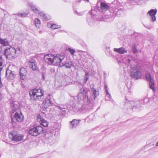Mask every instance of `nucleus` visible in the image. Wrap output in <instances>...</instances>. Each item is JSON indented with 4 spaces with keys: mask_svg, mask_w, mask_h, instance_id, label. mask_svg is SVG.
I'll use <instances>...</instances> for the list:
<instances>
[{
    "mask_svg": "<svg viewBox=\"0 0 158 158\" xmlns=\"http://www.w3.org/2000/svg\"><path fill=\"white\" fill-rule=\"evenodd\" d=\"M11 107L12 109L11 115H13L12 120L16 121L21 122L24 119V116L22 114L20 110V106L19 103L17 102H15L11 104Z\"/></svg>",
    "mask_w": 158,
    "mask_h": 158,
    "instance_id": "1",
    "label": "nucleus"
},
{
    "mask_svg": "<svg viewBox=\"0 0 158 158\" xmlns=\"http://www.w3.org/2000/svg\"><path fill=\"white\" fill-rule=\"evenodd\" d=\"M64 55L57 54L56 56L51 54H48L44 56V60L49 64L58 65V64L64 59Z\"/></svg>",
    "mask_w": 158,
    "mask_h": 158,
    "instance_id": "2",
    "label": "nucleus"
},
{
    "mask_svg": "<svg viewBox=\"0 0 158 158\" xmlns=\"http://www.w3.org/2000/svg\"><path fill=\"white\" fill-rule=\"evenodd\" d=\"M30 99L33 101L41 100L44 98V94L40 89H34L29 91Z\"/></svg>",
    "mask_w": 158,
    "mask_h": 158,
    "instance_id": "3",
    "label": "nucleus"
},
{
    "mask_svg": "<svg viewBox=\"0 0 158 158\" xmlns=\"http://www.w3.org/2000/svg\"><path fill=\"white\" fill-rule=\"evenodd\" d=\"M16 52V49L14 48L10 47V48H6L5 49L4 54L7 59H11L15 57Z\"/></svg>",
    "mask_w": 158,
    "mask_h": 158,
    "instance_id": "4",
    "label": "nucleus"
},
{
    "mask_svg": "<svg viewBox=\"0 0 158 158\" xmlns=\"http://www.w3.org/2000/svg\"><path fill=\"white\" fill-rule=\"evenodd\" d=\"M43 131V128L41 126H38L31 129L29 131V133L31 136H35L42 133Z\"/></svg>",
    "mask_w": 158,
    "mask_h": 158,
    "instance_id": "5",
    "label": "nucleus"
},
{
    "mask_svg": "<svg viewBox=\"0 0 158 158\" xmlns=\"http://www.w3.org/2000/svg\"><path fill=\"white\" fill-rule=\"evenodd\" d=\"M132 68V71L131 76L132 78L135 80H137L141 78V71L138 69L137 66H135L134 68Z\"/></svg>",
    "mask_w": 158,
    "mask_h": 158,
    "instance_id": "6",
    "label": "nucleus"
},
{
    "mask_svg": "<svg viewBox=\"0 0 158 158\" xmlns=\"http://www.w3.org/2000/svg\"><path fill=\"white\" fill-rule=\"evenodd\" d=\"M9 136H12V141L15 142L23 140V136L22 135L17 133L15 132H13L12 133H10Z\"/></svg>",
    "mask_w": 158,
    "mask_h": 158,
    "instance_id": "7",
    "label": "nucleus"
},
{
    "mask_svg": "<svg viewBox=\"0 0 158 158\" xmlns=\"http://www.w3.org/2000/svg\"><path fill=\"white\" fill-rule=\"evenodd\" d=\"M86 92H85V89L83 88H81L80 89V93L77 95V99L79 101L85 99L89 100L88 97L86 94Z\"/></svg>",
    "mask_w": 158,
    "mask_h": 158,
    "instance_id": "8",
    "label": "nucleus"
},
{
    "mask_svg": "<svg viewBox=\"0 0 158 158\" xmlns=\"http://www.w3.org/2000/svg\"><path fill=\"white\" fill-rule=\"evenodd\" d=\"M134 104V101H129L127 99L124 101V109L129 112H131L133 110V105Z\"/></svg>",
    "mask_w": 158,
    "mask_h": 158,
    "instance_id": "9",
    "label": "nucleus"
},
{
    "mask_svg": "<svg viewBox=\"0 0 158 158\" xmlns=\"http://www.w3.org/2000/svg\"><path fill=\"white\" fill-rule=\"evenodd\" d=\"M145 77L147 81L149 82V87L150 89L153 91L155 90L154 88V82L153 80L152 79L151 75L148 73H147L145 75Z\"/></svg>",
    "mask_w": 158,
    "mask_h": 158,
    "instance_id": "10",
    "label": "nucleus"
},
{
    "mask_svg": "<svg viewBox=\"0 0 158 158\" xmlns=\"http://www.w3.org/2000/svg\"><path fill=\"white\" fill-rule=\"evenodd\" d=\"M37 120L41 125L45 127H47L48 126V122L44 119L40 114H38L37 116Z\"/></svg>",
    "mask_w": 158,
    "mask_h": 158,
    "instance_id": "11",
    "label": "nucleus"
},
{
    "mask_svg": "<svg viewBox=\"0 0 158 158\" xmlns=\"http://www.w3.org/2000/svg\"><path fill=\"white\" fill-rule=\"evenodd\" d=\"M6 75L8 80H13L15 77V72L12 71L7 68L6 70Z\"/></svg>",
    "mask_w": 158,
    "mask_h": 158,
    "instance_id": "12",
    "label": "nucleus"
},
{
    "mask_svg": "<svg viewBox=\"0 0 158 158\" xmlns=\"http://www.w3.org/2000/svg\"><path fill=\"white\" fill-rule=\"evenodd\" d=\"M157 13L156 9H151L148 11V14H149L151 16V21L154 22L156 20V18L155 17V15Z\"/></svg>",
    "mask_w": 158,
    "mask_h": 158,
    "instance_id": "13",
    "label": "nucleus"
},
{
    "mask_svg": "<svg viewBox=\"0 0 158 158\" xmlns=\"http://www.w3.org/2000/svg\"><path fill=\"white\" fill-rule=\"evenodd\" d=\"M28 62L30 67L33 70H35L37 69V66L35 64V61L34 60H29Z\"/></svg>",
    "mask_w": 158,
    "mask_h": 158,
    "instance_id": "14",
    "label": "nucleus"
},
{
    "mask_svg": "<svg viewBox=\"0 0 158 158\" xmlns=\"http://www.w3.org/2000/svg\"><path fill=\"white\" fill-rule=\"evenodd\" d=\"M36 14L40 15L44 20H48L51 19V17L50 16L48 15L47 16V15H45L43 12L40 11L39 10V12H37Z\"/></svg>",
    "mask_w": 158,
    "mask_h": 158,
    "instance_id": "15",
    "label": "nucleus"
},
{
    "mask_svg": "<svg viewBox=\"0 0 158 158\" xmlns=\"http://www.w3.org/2000/svg\"><path fill=\"white\" fill-rule=\"evenodd\" d=\"M80 121V120L74 119L72 121L70 122V123L71 124V128L73 129L76 127L77 125L78 124Z\"/></svg>",
    "mask_w": 158,
    "mask_h": 158,
    "instance_id": "16",
    "label": "nucleus"
},
{
    "mask_svg": "<svg viewBox=\"0 0 158 158\" xmlns=\"http://www.w3.org/2000/svg\"><path fill=\"white\" fill-rule=\"evenodd\" d=\"M58 65H60V67L65 66L66 68H70L73 65L71 62H66L64 63H61V62L58 64Z\"/></svg>",
    "mask_w": 158,
    "mask_h": 158,
    "instance_id": "17",
    "label": "nucleus"
},
{
    "mask_svg": "<svg viewBox=\"0 0 158 158\" xmlns=\"http://www.w3.org/2000/svg\"><path fill=\"white\" fill-rule=\"evenodd\" d=\"M26 70L24 68H21L20 70L19 75L21 79L24 80L25 78Z\"/></svg>",
    "mask_w": 158,
    "mask_h": 158,
    "instance_id": "18",
    "label": "nucleus"
},
{
    "mask_svg": "<svg viewBox=\"0 0 158 158\" xmlns=\"http://www.w3.org/2000/svg\"><path fill=\"white\" fill-rule=\"evenodd\" d=\"M47 143L50 145H52L56 143V139L52 137H50L46 139Z\"/></svg>",
    "mask_w": 158,
    "mask_h": 158,
    "instance_id": "19",
    "label": "nucleus"
},
{
    "mask_svg": "<svg viewBox=\"0 0 158 158\" xmlns=\"http://www.w3.org/2000/svg\"><path fill=\"white\" fill-rule=\"evenodd\" d=\"M109 6L105 3L101 2L100 4V8L102 12L106 11L108 10Z\"/></svg>",
    "mask_w": 158,
    "mask_h": 158,
    "instance_id": "20",
    "label": "nucleus"
},
{
    "mask_svg": "<svg viewBox=\"0 0 158 158\" xmlns=\"http://www.w3.org/2000/svg\"><path fill=\"white\" fill-rule=\"evenodd\" d=\"M114 51L120 54H123L124 53H127V51L125 50L124 48L121 47L119 48H114Z\"/></svg>",
    "mask_w": 158,
    "mask_h": 158,
    "instance_id": "21",
    "label": "nucleus"
},
{
    "mask_svg": "<svg viewBox=\"0 0 158 158\" xmlns=\"http://www.w3.org/2000/svg\"><path fill=\"white\" fill-rule=\"evenodd\" d=\"M29 6L30 7L31 9L34 12L36 13L39 11V10L36 8L32 3H30L28 4Z\"/></svg>",
    "mask_w": 158,
    "mask_h": 158,
    "instance_id": "22",
    "label": "nucleus"
},
{
    "mask_svg": "<svg viewBox=\"0 0 158 158\" xmlns=\"http://www.w3.org/2000/svg\"><path fill=\"white\" fill-rule=\"evenodd\" d=\"M0 44H2L3 46H6L8 45L9 42L6 39H5L3 40L2 38H0Z\"/></svg>",
    "mask_w": 158,
    "mask_h": 158,
    "instance_id": "23",
    "label": "nucleus"
},
{
    "mask_svg": "<svg viewBox=\"0 0 158 158\" xmlns=\"http://www.w3.org/2000/svg\"><path fill=\"white\" fill-rule=\"evenodd\" d=\"M140 105V101L137 100L135 102L134 101V104L133 105V109L139 107Z\"/></svg>",
    "mask_w": 158,
    "mask_h": 158,
    "instance_id": "24",
    "label": "nucleus"
},
{
    "mask_svg": "<svg viewBox=\"0 0 158 158\" xmlns=\"http://www.w3.org/2000/svg\"><path fill=\"white\" fill-rule=\"evenodd\" d=\"M34 23L36 27L39 28L41 26V22L39 19H35L34 20Z\"/></svg>",
    "mask_w": 158,
    "mask_h": 158,
    "instance_id": "25",
    "label": "nucleus"
},
{
    "mask_svg": "<svg viewBox=\"0 0 158 158\" xmlns=\"http://www.w3.org/2000/svg\"><path fill=\"white\" fill-rule=\"evenodd\" d=\"M4 60L2 58H0V73H1V72L3 69L4 66L3 65V63L4 62Z\"/></svg>",
    "mask_w": 158,
    "mask_h": 158,
    "instance_id": "26",
    "label": "nucleus"
},
{
    "mask_svg": "<svg viewBox=\"0 0 158 158\" xmlns=\"http://www.w3.org/2000/svg\"><path fill=\"white\" fill-rule=\"evenodd\" d=\"M68 50L72 56L74 55V53L76 52L75 50L74 49L71 48H68Z\"/></svg>",
    "mask_w": 158,
    "mask_h": 158,
    "instance_id": "27",
    "label": "nucleus"
},
{
    "mask_svg": "<svg viewBox=\"0 0 158 158\" xmlns=\"http://www.w3.org/2000/svg\"><path fill=\"white\" fill-rule=\"evenodd\" d=\"M85 76L84 79V82L86 84L89 78V74L86 72L85 73Z\"/></svg>",
    "mask_w": 158,
    "mask_h": 158,
    "instance_id": "28",
    "label": "nucleus"
},
{
    "mask_svg": "<svg viewBox=\"0 0 158 158\" xmlns=\"http://www.w3.org/2000/svg\"><path fill=\"white\" fill-rule=\"evenodd\" d=\"M132 52L135 54L138 53V50L137 49L135 44H134L132 47Z\"/></svg>",
    "mask_w": 158,
    "mask_h": 158,
    "instance_id": "29",
    "label": "nucleus"
},
{
    "mask_svg": "<svg viewBox=\"0 0 158 158\" xmlns=\"http://www.w3.org/2000/svg\"><path fill=\"white\" fill-rule=\"evenodd\" d=\"M51 27L53 29H55L60 27V26L53 24L51 25Z\"/></svg>",
    "mask_w": 158,
    "mask_h": 158,
    "instance_id": "30",
    "label": "nucleus"
},
{
    "mask_svg": "<svg viewBox=\"0 0 158 158\" xmlns=\"http://www.w3.org/2000/svg\"><path fill=\"white\" fill-rule=\"evenodd\" d=\"M92 91L93 92V96L94 97V99H95L97 95H98V92L96 90H95L94 89H92Z\"/></svg>",
    "mask_w": 158,
    "mask_h": 158,
    "instance_id": "31",
    "label": "nucleus"
},
{
    "mask_svg": "<svg viewBox=\"0 0 158 158\" xmlns=\"http://www.w3.org/2000/svg\"><path fill=\"white\" fill-rule=\"evenodd\" d=\"M104 89L106 94V97H108V96L109 95V93L108 90V87L107 86L106 84H105L104 85Z\"/></svg>",
    "mask_w": 158,
    "mask_h": 158,
    "instance_id": "32",
    "label": "nucleus"
},
{
    "mask_svg": "<svg viewBox=\"0 0 158 158\" xmlns=\"http://www.w3.org/2000/svg\"><path fill=\"white\" fill-rule=\"evenodd\" d=\"M103 19L104 21L108 22L109 19V16L108 15H105L103 17Z\"/></svg>",
    "mask_w": 158,
    "mask_h": 158,
    "instance_id": "33",
    "label": "nucleus"
},
{
    "mask_svg": "<svg viewBox=\"0 0 158 158\" xmlns=\"http://www.w3.org/2000/svg\"><path fill=\"white\" fill-rule=\"evenodd\" d=\"M74 13L75 14H77L79 16L82 15L84 14V13L83 12H82L81 13H78L77 11H75Z\"/></svg>",
    "mask_w": 158,
    "mask_h": 158,
    "instance_id": "34",
    "label": "nucleus"
},
{
    "mask_svg": "<svg viewBox=\"0 0 158 158\" xmlns=\"http://www.w3.org/2000/svg\"><path fill=\"white\" fill-rule=\"evenodd\" d=\"M45 103L46 104H47L48 106H49L51 104L50 101L49 100L45 101Z\"/></svg>",
    "mask_w": 158,
    "mask_h": 158,
    "instance_id": "35",
    "label": "nucleus"
},
{
    "mask_svg": "<svg viewBox=\"0 0 158 158\" xmlns=\"http://www.w3.org/2000/svg\"><path fill=\"white\" fill-rule=\"evenodd\" d=\"M131 62V60L129 58H127L126 59L125 63L126 64H129Z\"/></svg>",
    "mask_w": 158,
    "mask_h": 158,
    "instance_id": "36",
    "label": "nucleus"
},
{
    "mask_svg": "<svg viewBox=\"0 0 158 158\" xmlns=\"http://www.w3.org/2000/svg\"><path fill=\"white\" fill-rule=\"evenodd\" d=\"M17 15L19 17H24V14H22V13H18L17 14Z\"/></svg>",
    "mask_w": 158,
    "mask_h": 158,
    "instance_id": "37",
    "label": "nucleus"
},
{
    "mask_svg": "<svg viewBox=\"0 0 158 158\" xmlns=\"http://www.w3.org/2000/svg\"><path fill=\"white\" fill-rule=\"evenodd\" d=\"M3 53L2 52H0V58H2V55Z\"/></svg>",
    "mask_w": 158,
    "mask_h": 158,
    "instance_id": "38",
    "label": "nucleus"
},
{
    "mask_svg": "<svg viewBox=\"0 0 158 158\" xmlns=\"http://www.w3.org/2000/svg\"><path fill=\"white\" fill-rule=\"evenodd\" d=\"M16 52H18V51H20V48H17L16 50Z\"/></svg>",
    "mask_w": 158,
    "mask_h": 158,
    "instance_id": "39",
    "label": "nucleus"
},
{
    "mask_svg": "<svg viewBox=\"0 0 158 158\" xmlns=\"http://www.w3.org/2000/svg\"><path fill=\"white\" fill-rule=\"evenodd\" d=\"M42 77L43 79H45L44 75V74L43 73H42Z\"/></svg>",
    "mask_w": 158,
    "mask_h": 158,
    "instance_id": "40",
    "label": "nucleus"
},
{
    "mask_svg": "<svg viewBox=\"0 0 158 158\" xmlns=\"http://www.w3.org/2000/svg\"><path fill=\"white\" fill-rule=\"evenodd\" d=\"M78 52H86L85 51H82V50H79L78 51Z\"/></svg>",
    "mask_w": 158,
    "mask_h": 158,
    "instance_id": "41",
    "label": "nucleus"
},
{
    "mask_svg": "<svg viewBox=\"0 0 158 158\" xmlns=\"http://www.w3.org/2000/svg\"><path fill=\"white\" fill-rule=\"evenodd\" d=\"M146 99H145L144 100H141V103H143L144 102V100H145Z\"/></svg>",
    "mask_w": 158,
    "mask_h": 158,
    "instance_id": "42",
    "label": "nucleus"
},
{
    "mask_svg": "<svg viewBox=\"0 0 158 158\" xmlns=\"http://www.w3.org/2000/svg\"><path fill=\"white\" fill-rule=\"evenodd\" d=\"M156 146H158V141L156 143Z\"/></svg>",
    "mask_w": 158,
    "mask_h": 158,
    "instance_id": "43",
    "label": "nucleus"
},
{
    "mask_svg": "<svg viewBox=\"0 0 158 158\" xmlns=\"http://www.w3.org/2000/svg\"><path fill=\"white\" fill-rule=\"evenodd\" d=\"M109 99L110 98V94H109ZM110 100L109 99V101Z\"/></svg>",
    "mask_w": 158,
    "mask_h": 158,
    "instance_id": "44",
    "label": "nucleus"
},
{
    "mask_svg": "<svg viewBox=\"0 0 158 158\" xmlns=\"http://www.w3.org/2000/svg\"><path fill=\"white\" fill-rule=\"evenodd\" d=\"M107 47H106V49H107Z\"/></svg>",
    "mask_w": 158,
    "mask_h": 158,
    "instance_id": "45",
    "label": "nucleus"
},
{
    "mask_svg": "<svg viewBox=\"0 0 158 158\" xmlns=\"http://www.w3.org/2000/svg\"><path fill=\"white\" fill-rule=\"evenodd\" d=\"M58 107L60 108V106H58Z\"/></svg>",
    "mask_w": 158,
    "mask_h": 158,
    "instance_id": "46",
    "label": "nucleus"
}]
</instances>
